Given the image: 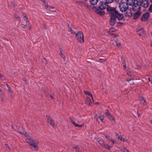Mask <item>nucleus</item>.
I'll list each match as a JSON object with an SVG mask.
<instances>
[{"instance_id": "1", "label": "nucleus", "mask_w": 152, "mask_h": 152, "mask_svg": "<svg viewBox=\"0 0 152 152\" xmlns=\"http://www.w3.org/2000/svg\"><path fill=\"white\" fill-rule=\"evenodd\" d=\"M107 4L106 2L100 1L98 7L93 6L92 8L98 15L100 16L104 15L105 13L103 10L107 9V7H108Z\"/></svg>"}, {"instance_id": "2", "label": "nucleus", "mask_w": 152, "mask_h": 152, "mask_svg": "<svg viewBox=\"0 0 152 152\" xmlns=\"http://www.w3.org/2000/svg\"><path fill=\"white\" fill-rule=\"evenodd\" d=\"M26 141L36 149H37L38 148L36 144L37 143L38 141L36 140L33 137L31 136H28L26 140Z\"/></svg>"}, {"instance_id": "3", "label": "nucleus", "mask_w": 152, "mask_h": 152, "mask_svg": "<svg viewBox=\"0 0 152 152\" xmlns=\"http://www.w3.org/2000/svg\"><path fill=\"white\" fill-rule=\"evenodd\" d=\"M76 38L77 39L80 43L84 42L83 39V35L81 31H79L76 34Z\"/></svg>"}, {"instance_id": "4", "label": "nucleus", "mask_w": 152, "mask_h": 152, "mask_svg": "<svg viewBox=\"0 0 152 152\" xmlns=\"http://www.w3.org/2000/svg\"><path fill=\"white\" fill-rule=\"evenodd\" d=\"M124 4H125V2L121 1L120 2L119 5L120 10L122 12H125L129 9L128 6L126 7L125 5Z\"/></svg>"}, {"instance_id": "5", "label": "nucleus", "mask_w": 152, "mask_h": 152, "mask_svg": "<svg viewBox=\"0 0 152 152\" xmlns=\"http://www.w3.org/2000/svg\"><path fill=\"white\" fill-rule=\"evenodd\" d=\"M110 19L109 20L110 24L112 26H113L115 24L116 20L115 16L114 14H110Z\"/></svg>"}, {"instance_id": "6", "label": "nucleus", "mask_w": 152, "mask_h": 152, "mask_svg": "<svg viewBox=\"0 0 152 152\" xmlns=\"http://www.w3.org/2000/svg\"><path fill=\"white\" fill-rule=\"evenodd\" d=\"M141 6L140 4L137 3V2L135 3L134 2L132 5V10L133 11H136L138 10H140L141 9Z\"/></svg>"}, {"instance_id": "7", "label": "nucleus", "mask_w": 152, "mask_h": 152, "mask_svg": "<svg viewBox=\"0 0 152 152\" xmlns=\"http://www.w3.org/2000/svg\"><path fill=\"white\" fill-rule=\"evenodd\" d=\"M141 3V6H142L144 8L148 7L150 3L148 0H142Z\"/></svg>"}, {"instance_id": "8", "label": "nucleus", "mask_w": 152, "mask_h": 152, "mask_svg": "<svg viewBox=\"0 0 152 152\" xmlns=\"http://www.w3.org/2000/svg\"><path fill=\"white\" fill-rule=\"evenodd\" d=\"M149 16V13L148 12H146L142 16L140 19L141 21H145L148 19Z\"/></svg>"}, {"instance_id": "9", "label": "nucleus", "mask_w": 152, "mask_h": 152, "mask_svg": "<svg viewBox=\"0 0 152 152\" xmlns=\"http://www.w3.org/2000/svg\"><path fill=\"white\" fill-rule=\"evenodd\" d=\"M107 10L110 13L115 14L118 10H117L114 8L110 7H107Z\"/></svg>"}, {"instance_id": "10", "label": "nucleus", "mask_w": 152, "mask_h": 152, "mask_svg": "<svg viewBox=\"0 0 152 152\" xmlns=\"http://www.w3.org/2000/svg\"><path fill=\"white\" fill-rule=\"evenodd\" d=\"M114 15L115 16V18H117L119 20H122L124 18L123 15L119 14L118 11H117L115 14H114Z\"/></svg>"}, {"instance_id": "11", "label": "nucleus", "mask_w": 152, "mask_h": 152, "mask_svg": "<svg viewBox=\"0 0 152 152\" xmlns=\"http://www.w3.org/2000/svg\"><path fill=\"white\" fill-rule=\"evenodd\" d=\"M140 11V10H138L137 11V12L135 13L133 16L134 19L136 20L140 17L141 14V12Z\"/></svg>"}, {"instance_id": "12", "label": "nucleus", "mask_w": 152, "mask_h": 152, "mask_svg": "<svg viewBox=\"0 0 152 152\" xmlns=\"http://www.w3.org/2000/svg\"><path fill=\"white\" fill-rule=\"evenodd\" d=\"M95 139L101 146L103 145L104 142L102 138L101 137H95Z\"/></svg>"}, {"instance_id": "13", "label": "nucleus", "mask_w": 152, "mask_h": 152, "mask_svg": "<svg viewBox=\"0 0 152 152\" xmlns=\"http://www.w3.org/2000/svg\"><path fill=\"white\" fill-rule=\"evenodd\" d=\"M135 2V0H126V5L128 6H132Z\"/></svg>"}, {"instance_id": "14", "label": "nucleus", "mask_w": 152, "mask_h": 152, "mask_svg": "<svg viewBox=\"0 0 152 152\" xmlns=\"http://www.w3.org/2000/svg\"><path fill=\"white\" fill-rule=\"evenodd\" d=\"M137 34L140 36L145 34L144 30L143 28H142L137 32Z\"/></svg>"}, {"instance_id": "15", "label": "nucleus", "mask_w": 152, "mask_h": 152, "mask_svg": "<svg viewBox=\"0 0 152 152\" xmlns=\"http://www.w3.org/2000/svg\"><path fill=\"white\" fill-rule=\"evenodd\" d=\"M123 56H121V60H122V63L123 65L124 69H126V61L124 59H123Z\"/></svg>"}, {"instance_id": "16", "label": "nucleus", "mask_w": 152, "mask_h": 152, "mask_svg": "<svg viewBox=\"0 0 152 152\" xmlns=\"http://www.w3.org/2000/svg\"><path fill=\"white\" fill-rule=\"evenodd\" d=\"M86 104H88L90 106L92 104V102L91 99L88 97L86 98Z\"/></svg>"}, {"instance_id": "17", "label": "nucleus", "mask_w": 152, "mask_h": 152, "mask_svg": "<svg viewBox=\"0 0 152 152\" xmlns=\"http://www.w3.org/2000/svg\"><path fill=\"white\" fill-rule=\"evenodd\" d=\"M89 1L92 5H94L97 4L98 0H89Z\"/></svg>"}, {"instance_id": "18", "label": "nucleus", "mask_w": 152, "mask_h": 152, "mask_svg": "<svg viewBox=\"0 0 152 152\" xmlns=\"http://www.w3.org/2000/svg\"><path fill=\"white\" fill-rule=\"evenodd\" d=\"M84 93L85 94H87V95H88V96H91L92 98V99L93 101V102H94V100L93 98L92 95L91 93L89 92L88 91H84Z\"/></svg>"}, {"instance_id": "19", "label": "nucleus", "mask_w": 152, "mask_h": 152, "mask_svg": "<svg viewBox=\"0 0 152 152\" xmlns=\"http://www.w3.org/2000/svg\"><path fill=\"white\" fill-rule=\"evenodd\" d=\"M102 146L104 148L109 150H110V147H112L109 145L108 144H105L104 143L103 145H102Z\"/></svg>"}, {"instance_id": "20", "label": "nucleus", "mask_w": 152, "mask_h": 152, "mask_svg": "<svg viewBox=\"0 0 152 152\" xmlns=\"http://www.w3.org/2000/svg\"><path fill=\"white\" fill-rule=\"evenodd\" d=\"M19 133H20V134H23V135H24V136L25 137H26L27 136H28V133L26 132L25 131H23V132H20L19 131Z\"/></svg>"}, {"instance_id": "21", "label": "nucleus", "mask_w": 152, "mask_h": 152, "mask_svg": "<svg viewBox=\"0 0 152 152\" xmlns=\"http://www.w3.org/2000/svg\"><path fill=\"white\" fill-rule=\"evenodd\" d=\"M121 150L122 152H130L129 150L126 149L125 148L122 147L121 148Z\"/></svg>"}, {"instance_id": "22", "label": "nucleus", "mask_w": 152, "mask_h": 152, "mask_svg": "<svg viewBox=\"0 0 152 152\" xmlns=\"http://www.w3.org/2000/svg\"><path fill=\"white\" fill-rule=\"evenodd\" d=\"M14 17L18 21L20 22V17L18 15H17L16 14H15L14 15Z\"/></svg>"}, {"instance_id": "23", "label": "nucleus", "mask_w": 152, "mask_h": 152, "mask_svg": "<svg viewBox=\"0 0 152 152\" xmlns=\"http://www.w3.org/2000/svg\"><path fill=\"white\" fill-rule=\"evenodd\" d=\"M48 122L53 127H54V122L52 120H50V121H48Z\"/></svg>"}, {"instance_id": "24", "label": "nucleus", "mask_w": 152, "mask_h": 152, "mask_svg": "<svg viewBox=\"0 0 152 152\" xmlns=\"http://www.w3.org/2000/svg\"><path fill=\"white\" fill-rule=\"evenodd\" d=\"M109 34L110 36H113L115 38L117 37L118 36V35L117 34H114L111 32L109 33Z\"/></svg>"}, {"instance_id": "25", "label": "nucleus", "mask_w": 152, "mask_h": 152, "mask_svg": "<svg viewBox=\"0 0 152 152\" xmlns=\"http://www.w3.org/2000/svg\"><path fill=\"white\" fill-rule=\"evenodd\" d=\"M130 12L129 13V14H130V15H128V17H131L132 16V8H130Z\"/></svg>"}, {"instance_id": "26", "label": "nucleus", "mask_w": 152, "mask_h": 152, "mask_svg": "<svg viewBox=\"0 0 152 152\" xmlns=\"http://www.w3.org/2000/svg\"><path fill=\"white\" fill-rule=\"evenodd\" d=\"M127 81H128L131 85H132L134 83V82L133 81L132 79L128 80Z\"/></svg>"}, {"instance_id": "27", "label": "nucleus", "mask_w": 152, "mask_h": 152, "mask_svg": "<svg viewBox=\"0 0 152 152\" xmlns=\"http://www.w3.org/2000/svg\"><path fill=\"white\" fill-rule=\"evenodd\" d=\"M124 24V23L119 22L117 23L116 24V26L118 27L120 26H121Z\"/></svg>"}, {"instance_id": "28", "label": "nucleus", "mask_w": 152, "mask_h": 152, "mask_svg": "<svg viewBox=\"0 0 152 152\" xmlns=\"http://www.w3.org/2000/svg\"><path fill=\"white\" fill-rule=\"evenodd\" d=\"M107 117L110 120L112 121H114V117L111 114H110V115H108Z\"/></svg>"}, {"instance_id": "29", "label": "nucleus", "mask_w": 152, "mask_h": 152, "mask_svg": "<svg viewBox=\"0 0 152 152\" xmlns=\"http://www.w3.org/2000/svg\"><path fill=\"white\" fill-rule=\"evenodd\" d=\"M23 17L25 18L24 20L26 21V23H29L28 21V19L27 18V16L26 15H23Z\"/></svg>"}, {"instance_id": "30", "label": "nucleus", "mask_w": 152, "mask_h": 152, "mask_svg": "<svg viewBox=\"0 0 152 152\" xmlns=\"http://www.w3.org/2000/svg\"><path fill=\"white\" fill-rule=\"evenodd\" d=\"M110 31L112 32H115L117 31V30L113 27L111 28L110 29Z\"/></svg>"}, {"instance_id": "31", "label": "nucleus", "mask_w": 152, "mask_h": 152, "mask_svg": "<svg viewBox=\"0 0 152 152\" xmlns=\"http://www.w3.org/2000/svg\"><path fill=\"white\" fill-rule=\"evenodd\" d=\"M104 136L109 141L110 140L111 138L109 135H108V134H105Z\"/></svg>"}, {"instance_id": "32", "label": "nucleus", "mask_w": 152, "mask_h": 152, "mask_svg": "<svg viewBox=\"0 0 152 152\" xmlns=\"http://www.w3.org/2000/svg\"><path fill=\"white\" fill-rule=\"evenodd\" d=\"M27 24L28 25L29 24L28 23H27L26 25H25L24 24H21L20 25V26L21 27H22L23 28H24L26 27V26H27Z\"/></svg>"}, {"instance_id": "33", "label": "nucleus", "mask_w": 152, "mask_h": 152, "mask_svg": "<svg viewBox=\"0 0 152 152\" xmlns=\"http://www.w3.org/2000/svg\"><path fill=\"white\" fill-rule=\"evenodd\" d=\"M105 114L107 116L108 115H110V114L108 109H106V110Z\"/></svg>"}, {"instance_id": "34", "label": "nucleus", "mask_w": 152, "mask_h": 152, "mask_svg": "<svg viewBox=\"0 0 152 152\" xmlns=\"http://www.w3.org/2000/svg\"><path fill=\"white\" fill-rule=\"evenodd\" d=\"M142 102L143 104H144V103L146 102L144 97H142V100H141L140 104H141Z\"/></svg>"}, {"instance_id": "35", "label": "nucleus", "mask_w": 152, "mask_h": 152, "mask_svg": "<svg viewBox=\"0 0 152 152\" xmlns=\"http://www.w3.org/2000/svg\"><path fill=\"white\" fill-rule=\"evenodd\" d=\"M99 118L101 121L102 122H103L104 119V116L102 115H101L99 116Z\"/></svg>"}, {"instance_id": "36", "label": "nucleus", "mask_w": 152, "mask_h": 152, "mask_svg": "<svg viewBox=\"0 0 152 152\" xmlns=\"http://www.w3.org/2000/svg\"><path fill=\"white\" fill-rule=\"evenodd\" d=\"M59 55H61L63 54L62 52L63 51V50L62 48H60L59 49Z\"/></svg>"}, {"instance_id": "37", "label": "nucleus", "mask_w": 152, "mask_h": 152, "mask_svg": "<svg viewBox=\"0 0 152 152\" xmlns=\"http://www.w3.org/2000/svg\"><path fill=\"white\" fill-rule=\"evenodd\" d=\"M110 142H111L113 144H114L116 143V141L114 139H111L109 141Z\"/></svg>"}, {"instance_id": "38", "label": "nucleus", "mask_w": 152, "mask_h": 152, "mask_svg": "<svg viewBox=\"0 0 152 152\" xmlns=\"http://www.w3.org/2000/svg\"><path fill=\"white\" fill-rule=\"evenodd\" d=\"M69 31L71 33L73 34H76V33L71 28H69Z\"/></svg>"}, {"instance_id": "39", "label": "nucleus", "mask_w": 152, "mask_h": 152, "mask_svg": "<svg viewBox=\"0 0 152 152\" xmlns=\"http://www.w3.org/2000/svg\"><path fill=\"white\" fill-rule=\"evenodd\" d=\"M105 1L106 3L109 4L112 3L114 0H105Z\"/></svg>"}, {"instance_id": "40", "label": "nucleus", "mask_w": 152, "mask_h": 152, "mask_svg": "<svg viewBox=\"0 0 152 152\" xmlns=\"http://www.w3.org/2000/svg\"><path fill=\"white\" fill-rule=\"evenodd\" d=\"M46 96L48 98L50 97L52 99H54V97H53V96L50 94H48Z\"/></svg>"}, {"instance_id": "41", "label": "nucleus", "mask_w": 152, "mask_h": 152, "mask_svg": "<svg viewBox=\"0 0 152 152\" xmlns=\"http://www.w3.org/2000/svg\"><path fill=\"white\" fill-rule=\"evenodd\" d=\"M42 63H45V64H47V61L46 59H45V58H44L42 59Z\"/></svg>"}, {"instance_id": "42", "label": "nucleus", "mask_w": 152, "mask_h": 152, "mask_svg": "<svg viewBox=\"0 0 152 152\" xmlns=\"http://www.w3.org/2000/svg\"><path fill=\"white\" fill-rule=\"evenodd\" d=\"M61 56V57L62 58L63 61H65L66 60L65 56L63 54L60 55Z\"/></svg>"}, {"instance_id": "43", "label": "nucleus", "mask_w": 152, "mask_h": 152, "mask_svg": "<svg viewBox=\"0 0 152 152\" xmlns=\"http://www.w3.org/2000/svg\"><path fill=\"white\" fill-rule=\"evenodd\" d=\"M148 11L150 12H152V4L149 7Z\"/></svg>"}, {"instance_id": "44", "label": "nucleus", "mask_w": 152, "mask_h": 152, "mask_svg": "<svg viewBox=\"0 0 152 152\" xmlns=\"http://www.w3.org/2000/svg\"><path fill=\"white\" fill-rule=\"evenodd\" d=\"M46 118L47 119V120L48 122L50 121V120H51L52 119H51L50 117L48 115H46Z\"/></svg>"}, {"instance_id": "45", "label": "nucleus", "mask_w": 152, "mask_h": 152, "mask_svg": "<svg viewBox=\"0 0 152 152\" xmlns=\"http://www.w3.org/2000/svg\"><path fill=\"white\" fill-rule=\"evenodd\" d=\"M6 86L8 88V90L9 91H11V88L8 84H6Z\"/></svg>"}, {"instance_id": "46", "label": "nucleus", "mask_w": 152, "mask_h": 152, "mask_svg": "<svg viewBox=\"0 0 152 152\" xmlns=\"http://www.w3.org/2000/svg\"><path fill=\"white\" fill-rule=\"evenodd\" d=\"M105 60L104 59H100L98 61L100 63H102V62L104 61Z\"/></svg>"}, {"instance_id": "47", "label": "nucleus", "mask_w": 152, "mask_h": 152, "mask_svg": "<svg viewBox=\"0 0 152 152\" xmlns=\"http://www.w3.org/2000/svg\"><path fill=\"white\" fill-rule=\"evenodd\" d=\"M72 147L75 148L77 149V148H78L79 147L76 145H73Z\"/></svg>"}, {"instance_id": "48", "label": "nucleus", "mask_w": 152, "mask_h": 152, "mask_svg": "<svg viewBox=\"0 0 152 152\" xmlns=\"http://www.w3.org/2000/svg\"><path fill=\"white\" fill-rule=\"evenodd\" d=\"M0 77L1 78L2 80H4V76L0 73Z\"/></svg>"}, {"instance_id": "49", "label": "nucleus", "mask_w": 152, "mask_h": 152, "mask_svg": "<svg viewBox=\"0 0 152 152\" xmlns=\"http://www.w3.org/2000/svg\"><path fill=\"white\" fill-rule=\"evenodd\" d=\"M72 124L76 127L77 126V125L78 124L76 123L75 122H72Z\"/></svg>"}, {"instance_id": "50", "label": "nucleus", "mask_w": 152, "mask_h": 152, "mask_svg": "<svg viewBox=\"0 0 152 152\" xmlns=\"http://www.w3.org/2000/svg\"><path fill=\"white\" fill-rule=\"evenodd\" d=\"M118 139L121 141H122V137L121 136H119L118 137Z\"/></svg>"}, {"instance_id": "51", "label": "nucleus", "mask_w": 152, "mask_h": 152, "mask_svg": "<svg viewBox=\"0 0 152 152\" xmlns=\"http://www.w3.org/2000/svg\"><path fill=\"white\" fill-rule=\"evenodd\" d=\"M142 1V0H136V1L137 3H139L140 4H141V3Z\"/></svg>"}, {"instance_id": "52", "label": "nucleus", "mask_w": 152, "mask_h": 152, "mask_svg": "<svg viewBox=\"0 0 152 152\" xmlns=\"http://www.w3.org/2000/svg\"><path fill=\"white\" fill-rule=\"evenodd\" d=\"M151 78L149 77L148 80L149 82H150L152 84V80Z\"/></svg>"}, {"instance_id": "53", "label": "nucleus", "mask_w": 152, "mask_h": 152, "mask_svg": "<svg viewBox=\"0 0 152 152\" xmlns=\"http://www.w3.org/2000/svg\"><path fill=\"white\" fill-rule=\"evenodd\" d=\"M116 46L118 47L121 46V43L119 42H118L116 44Z\"/></svg>"}, {"instance_id": "54", "label": "nucleus", "mask_w": 152, "mask_h": 152, "mask_svg": "<svg viewBox=\"0 0 152 152\" xmlns=\"http://www.w3.org/2000/svg\"><path fill=\"white\" fill-rule=\"evenodd\" d=\"M130 15V14H129L128 12H125V15L126 16H128V15Z\"/></svg>"}, {"instance_id": "55", "label": "nucleus", "mask_w": 152, "mask_h": 152, "mask_svg": "<svg viewBox=\"0 0 152 152\" xmlns=\"http://www.w3.org/2000/svg\"><path fill=\"white\" fill-rule=\"evenodd\" d=\"M42 90L43 91V92H44V93L45 94H46V91H45V88H43V87H42Z\"/></svg>"}, {"instance_id": "56", "label": "nucleus", "mask_w": 152, "mask_h": 152, "mask_svg": "<svg viewBox=\"0 0 152 152\" xmlns=\"http://www.w3.org/2000/svg\"><path fill=\"white\" fill-rule=\"evenodd\" d=\"M127 75L129 76H132V74L130 72L127 73Z\"/></svg>"}, {"instance_id": "57", "label": "nucleus", "mask_w": 152, "mask_h": 152, "mask_svg": "<svg viewBox=\"0 0 152 152\" xmlns=\"http://www.w3.org/2000/svg\"><path fill=\"white\" fill-rule=\"evenodd\" d=\"M5 146L7 148H10V147L7 144H5Z\"/></svg>"}, {"instance_id": "58", "label": "nucleus", "mask_w": 152, "mask_h": 152, "mask_svg": "<svg viewBox=\"0 0 152 152\" xmlns=\"http://www.w3.org/2000/svg\"><path fill=\"white\" fill-rule=\"evenodd\" d=\"M75 151L76 152H80L79 148H77V149H76L75 150Z\"/></svg>"}, {"instance_id": "59", "label": "nucleus", "mask_w": 152, "mask_h": 152, "mask_svg": "<svg viewBox=\"0 0 152 152\" xmlns=\"http://www.w3.org/2000/svg\"><path fill=\"white\" fill-rule=\"evenodd\" d=\"M127 141V140L125 139V138H122V141H123V142H124L126 141Z\"/></svg>"}, {"instance_id": "60", "label": "nucleus", "mask_w": 152, "mask_h": 152, "mask_svg": "<svg viewBox=\"0 0 152 152\" xmlns=\"http://www.w3.org/2000/svg\"><path fill=\"white\" fill-rule=\"evenodd\" d=\"M95 118L97 119L99 118V117L98 116V115H97V114H95Z\"/></svg>"}, {"instance_id": "61", "label": "nucleus", "mask_w": 152, "mask_h": 152, "mask_svg": "<svg viewBox=\"0 0 152 152\" xmlns=\"http://www.w3.org/2000/svg\"><path fill=\"white\" fill-rule=\"evenodd\" d=\"M12 4L14 7H15L16 4H15L14 2H12Z\"/></svg>"}, {"instance_id": "62", "label": "nucleus", "mask_w": 152, "mask_h": 152, "mask_svg": "<svg viewBox=\"0 0 152 152\" xmlns=\"http://www.w3.org/2000/svg\"><path fill=\"white\" fill-rule=\"evenodd\" d=\"M82 126H83L82 125H79L78 124L77 125V127H82Z\"/></svg>"}, {"instance_id": "63", "label": "nucleus", "mask_w": 152, "mask_h": 152, "mask_svg": "<svg viewBox=\"0 0 152 152\" xmlns=\"http://www.w3.org/2000/svg\"><path fill=\"white\" fill-rule=\"evenodd\" d=\"M115 135L116 136H119V134L118 133H117L116 132H115Z\"/></svg>"}, {"instance_id": "64", "label": "nucleus", "mask_w": 152, "mask_h": 152, "mask_svg": "<svg viewBox=\"0 0 152 152\" xmlns=\"http://www.w3.org/2000/svg\"><path fill=\"white\" fill-rule=\"evenodd\" d=\"M115 1L116 2L119 3L120 4V2H119V0H115Z\"/></svg>"}]
</instances>
